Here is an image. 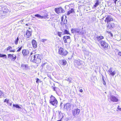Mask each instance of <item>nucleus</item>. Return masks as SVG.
Instances as JSON below:
<instances>
[{
  "label": "nucleus",
  "mask_w": 121,
  "mask_h": 121,
  "mask_svg": "<svg viewBox=\"0 0 121 121\" xmlns=\"http://www.w3.org/2000/svg\"><path fill=\"white\" fill-rule=\"evenodd\" d=\"M42 58L41 56L39 54H35L31 56V61L37 64L40 63Z\"/></svg>",
  "instance_id": "obj_1"
},
{
  "label": "nucleus",
  "mask_w": 121,
  "mask_h": 121,
  "mask_svg": "<svg viewBox=\"0 0 121 121\" xmlns=\"http://www.w3.org/2000/svg\"><path fill=\"white\" fill-rule=\"evenodd\" d=\"M63 19L61 18V22H60L61 25L60 28L61 30L63 31V30H64L67 27V26L68 25L67 23V20L66 19H65L63 22Z\"/></svg>",
  "instance_id": "obj_2"
},
{
  "label": "nucleus",
  "mask_w": 121,
  "mask_h": 121,
  "mask_svg": "<svg viewBox=\"0 0 121 121\" xmlns=\"http://www.w3.org/2000/svg\"><path fill=\"white\" fill-rule=\"evenodd\" d=\"M84 62L79 59L75 60L74 61V64L75 66L78 68H80L83 66V64Z\"/></svg>",
  "instance_id": "obj_3"
},
{
  "label": "nucleus",
  "mask_w": 121,
  "mask_h": 121,
  "mask_svg": "<svg viewBox=\"0 0 121 121\" xmlns=\"http://www.w3.org/2000/svg\"><path fill=\"white\" fill-rule=\"evenodd\" d=\"M57 100L55 97L51 95L49 100L50 103L53 106H56L57 104Z\"/></svg>",
  "instance_id": "obj_4"
},
{
  "label": "nucleus",
  "mask_w": 121,
  "mask_h": 121,
  "mask_svg": "<svg viewBox=\"0 0 121 121\" xmlns=\"http://www.w3.org/2000/svg\"><path fill=\"white\" fill-rule=\"evenodd\" d=\"M68 52L63 48H60L59 49V53L63 56H66L68 53Z\"/></svg>",
  "instance_id": "obj_5"
},
{
  "label": "nucleus",
  "mask_w": 121,
  "mask_h": 121,
  "mask_svg": "<svg viewBox=\"0 0 121 121\" xmlns=\"http://www.w3.org/2000/svg\"><path fill=\"white\" fill-rule=\"evenodd\" d=\"M100 44L102 47L104 49L106 50L108 48V44L105 41L101 40Z\"/></svg>",
  "instance_id": "obj_6"
},
{
  "label": "nucleus",
  "mask_w": 121,
  "mask_h": 121,
  "mask_svg": "<svg viewBox=\"0 0 121 121\" xmlns=\"http://www.w3.org/2000/svg\"><path fill=\"white\" fill-rule=\"evenodd\" d=\"M75 33L77 35H82L84 34V30L82 29L79 28H75Z\"/></svg>",
  "instance_id": "obj_7"
},
{
  "label": "nucleus",
  "mask_w": 121,
  "mask_h": 121,
  "mask_svg": "<svg viewBox=\"0 0 121 121\" xmlns=\"http://www.w3.org/2000/svg\"><path fill=\"white\" fill-rule=\"evenodd\" d=\"M55 9L56 13L58 14L60 13H64L65 12L64 10L61 7L55 8Z\"/></svg>",
  "instance_id": "obj_8"
},
{
  "label": "nucleus",
  "mask_w": 121,
  "mask_h": 121,
  "mask_svg": "<svg viewBox=\"0 0 121 121\" xmlns=\"http://www.w3.org/2000/svg\"><path fill=\"white\" fill-rule=\"evenodd\" d=\"M113 20V19L112 16L110 15H109L106 17L104 21L106 23H108L111 21H112Z\"/></svg>",
  "instance_id": "obj_9"
},
{
  "label": "nucleus",
  "mask_w": 121,
  "mask_h": 121,
  "mask_svg": "<svg viewBox=\"0 0 121 121\" xmlns=\"http://www.w3.org/2000/svg\"><path fill=\"white\" fill-rule=\"evenodd\" d=\"M114 26V24L113 23L109 22L107 23V27L108 29H111Z\"/></svg>",
  "instance_id": "obj_10"
},
{
  "label": "nucleus",
  "mask_w": 121,
  "mask_h": 121,
  "mask_svg": "<svg viewBox=\"0 0 121 121\" xmlns=\"http://www.w3.org/2000/svg\"><path fill=\"white\" fill-rule=\"evenodd\" d=\"M80 111V109H74L72 111L73 115L75 116L76 114L77 115L79 114Z\"/></svg>",
  "instance_id": "obj_11"
},
{
  "label": "nucleus",
  "mask_w": 121,
  "mask_h": 121,
  "mask_svg": "<svg viewBox=\"0 0 121 121\" xmlns=\"http://www.w3.org/2000/svg\"><path fill=\"white\" fill-rule=\"evenodd\" d=\"M63 40L65 43H67V39H69V42H70L71 41L70 40V37L69 36H64L63 37Z\"/></svg>",
  "instance_id": "obj_12"
},
{
  "label": "nucleus",
  "mask_w": 121,
  "mask_h": 121,
  "mask_svg": "<svg viewBox=\"0 0 121 121\" xmlns=\"http://www.w3.org/2000/svg\"><path fill=\"white\" fill-rule=\"evenodd\" d=\"M26 37L27 38H29L32 35V32L28 30H26Z\"/></svg>",
  "instance_id": "obj_13"
},
{
  "label": "nucleus",
  "mask_w": 121,
  "mask_h": 121,
  "mask_svg": "<svg viewBox=\"0 0 121 121\" xmlns=\"http://www.w3.org/2000/svg\"><path fill=\"white\" fill-rule=\"evenodd\" d=\"M22 52L24 56H26L29 54V51L28 50L24 49L22 50Z\"/></svg>",
  "instance_id": "obj_14"
},
{
  "label": "nucleus",
  "mask_w": 121,
  "mask_h": 121,
  "mask_svg": "<svg viewBox=\"0 0 121 121\" xmlns=\"http://www.w3.org/2000/svg\"><path fill=\"white\" fill-rule=\"evenodd\" d=\"M31 43L33 47L34 48H36L37 46V43L36 41L34 39L32 41Z\"/></svg>",
  "instance_id": "obj_15"
},
{
  "label": "nucleus",
  "mask_w": 121,
  "mask_h": 121,
  "mask_svg": "<svg viewBox=\"0 0 121 121\" xmlns=\"http://www.w3.org/2000/svg\"><path fill=\"white\" fill-rule=\"evenodd\" d=\"M110 99L111 101L113 102H117L118 100V99L116 97L113 95L111 96Z\"/></svg>",
  "instance_id": "obj_16"
},
{
  "label": "nucleus",
  "mask_w": 121,
  "mask_h": 121,
  "mask_svg": "<svg viewBox=\"0 0 121 121\" xmlns=\"http://www.w3.org/2000/svg\"><path fill=\"white\" fill-rule=\"evenodd\" d=\"M104 38V37L101 36H97L96 38H95L94 40L96 41H99L101 39Z\"/></svg>",
  "instance_id": "obj_17"
},
{
  "label": "nucleus",
  "mask_w": 121,
  "mask_h": 121,
  "mask_svg": "<svg viewBox=\"0 0 121 121\" xmlns=\"http://www.w3.org/2000/svg\"><path fill=\"white\" fill-rule=\"evenodd\" d=\"M70 104L69 103H67L65 104L64 108L68 110L70 109L71 107Z\"/></svg>",
  "instance_id": "obj_18"
},
{
  "label": "nucleus",
  "mask_w": 121,
  "mask_h": 121,
  "mask_svg": "<svg viewBox=\"0 0 121 121\" xmlns=\"http://www.w3.org/2000/svg\"><path fill=\"white\" fill-rule=\"evenodd\" d=\"M95 2H96L95 3V4L93 6V8L96 7L100 3V2L99 1V0H96Z\"/></svg>",
  "instance_id": "obj_19"
},
{
  "label": "nucleus",
  "mask_w": 121,
  "mask_h": 121,
  "mask_svg": "<svg viewBox=\"0 0 121 121\" xmlns=\"http://www.w3.org/2000/svg\"><path fill=\"white\" fill-rule=\"evenodd\" d=\"M59 117L60 119L57 121H61L62 120V118H63L64 116L62 113L60 112H59Z\"/></svg>",
  "instance_id": "obj_20"
},
{
  "label": "nucleus",
  "mask_w": 121,
  "mask_h": 121,
  "mask_svg": "<svg viewBox=\"0 0 121 121\" xmlns=\"http://www.w3.org/2000/svg\"><path fill=\"white\" fill-rule=\"evenodd\" d=\"M60 63L63 65H65L67 64V61L65 60H63L60 61Z\"/></svg>",
  "instance_id": "obj_21"
},
{
  "label": "nucleus",
  "mask_w": 121,
  "mask_h": 121,
  "mask_svg": "<svg viewBox=\"0 0 121 121\" xmlns=\"http://www.w3.org/2000/svg\"><path fill=\"white\" fill-rule=\"evenodd\" d=\"M21 67L24 69L26 70L28 68L27 65L22 64L21 65Z\"/></svg>",
  "instance_id": "obj_22"
},
{
  "label": "nucleus",
  "mask_w": 121,
  "mask_h": 121,
  "mask_svg": "<svg viewBox=\"0 0 121 121\" xmlns=\"http://www.w3.org/2000/svg\"><path fill=\"white\" fill-rule=\"evenodd\" d=\"M74 13V9H71V10H69V11L68 12L67 15H69V14H70V13Z\"/></svg>",
  "instance_id": "obj_23"
},
{
  "label": "nucleus",
  "mask_w": 121,
  "mask_h": 121,
  "mask_svg": "<svg viewBox=\"0 0 121 121\" xmlns=\"http://www.w3.org/2000/svg\"><path fill=\"white\" fill-rule=\"evenodd\" d=\"M46 68H47V69L49 70H53V68H52V67H50L47 64L46 66Z\"/></svg>",
  "instance_id": "obj_24"
},
{
  "label": "nucleus",
  "mask_w": 121,
  "mask_h": 121,
  "mask_svg": "<svg viewBox=\"0 0 121 121\" xmlns=\"http://www.w3.org/2000/svg\"><path fill=\"white\" fill-rule=\"evenodd\" d=\"M13 107H15L18 108V109L21 108V107L19 106V105L17 104H13Z\"/></svg>",
  "instance_id": "obj_25"
},
{
  "label": "nucleus",
  "mask_w": 121,
  "mask_h": 121,
  "mask_svg": "<svg viewBox=\"0 0 121 121\" xmlns=\"http://www.w3.org/2000/svg\"><path fill=\"white\" fill-rule=\"evenodd\" d=\"M42 16V19L43 18L45 19H47L48 18V15L47 14H46L45 15L43 16Z\"/></svg>",
  "instance_id": "obj_26"
},
{
  "label": "nucleus",
  "mask_w": 121,
  "mask_h": 121,
  "mask_svg": "<svg viewBox=\"0 0 121 121\" xmlns=\"http://www.w3.org/2000/svg\"><path fill=\"white\" fill-rule=\"evenodd\" d=\"M35 17H37L38 18H40L42 19V16L39 14H36L34 15Z\"/></svg>",
  "instance_id": "obj_27"
},
{
  "label": "nucleus",
  "mask_w": 121,
  "mask_h": 121,
  "mask_svg": "<svg viewBox=\"0 0 121 121\" xmlns=\"http://www.w3.org/2000/svg\"><path fill=\"white\" fill-rule=\"evenodd\" d=\"M102 78L103 80V84L105 85H106L105 82V78H104V76L103 75H102Z\"/></svg>",
  "instance_id": "obj_28"
},
{
  "label": "nucleus",
  "mask_w": 121,
  "mask_h": 121,
  "mask_svg": "<svg viewBox=\"0 0 121 121\" xmlns=\"http://www.w3.org/2000/svg\"><path fill=\"white\" fill-rule=\"evenodd\" d=\"M19 39L18 38V37L17 39H15V41H14V43L16 45H17L18 43V42L19 41Z\"/></svg>",
  "instance_id": "obj_29"
},
{
  "label": "nucleus",
  "mask_w": 121,
  "mask_h": 121,
  "mask_svg": "<svg viewBox=\"0 0 121 121\" xmlns=\"http://www.w3.org/2000/svg\"><path fill=\"white\" fill-rule=\"evenodd\" d=\"M16 55H14V56L13 55V57H12V60L13 61H14L16 58Z\"/></svg>",
  "instance_id": "obj_30"
},
{
  "label": "nucleus",
  "mask_w": 121,
  "mask_h": 121,
  "mask_svg": "<svg viewBox=\"0 0 121 121\" xmlns=\"http://www.w3.org/2000/svg\"><path fill=\"white\" fill-rule=\"evenodd\" d=\"M0 57H5L6 59V56L5 54H0Z\"/></svg>",
  "instance_id": "obj_31"
},
{
  "label": "nucleus",
  "mask_w": 121,
  "mask_h": 121,
  "mask_svg": "<svg viewBox=\"0 0 121 121\" xmlns=\"http://www.w3.org/2000/svg\"><path fill=\"white\" fill-rule=\"evenodd\" d=\"M52 88L53 89V91H56V93L57 94V92L56 90H57V88L56 87H54L53 86H52Z\"/></svg>",
  "instance_id": "obj_32"
},
{
  "label": "nucleus",
  "mask_w": 121,
  "mask_h": 121,
  "mask_svg": "<svg viewBox=\"0 0 121 121\" xmlns=\"http://www.w3.org/2000/svg\"><path fill=\"white\" fill-rule=\"evenodd\" d=\"M64 30V33L65 34H69V31L67 30L66 29H64V30H63V31Z\"/></svg>",
  "instance_id": "obj_33"
},
{
  "label": "nucleus",
  "mask_w": 121,
  "mask_h": 121,
  "mask_svg": "<svg viewBox=\"0 0 121 121\" xmlns=\"http://www.w3.org/2000/svg\"><path fill=\"white\" fill-rule=\"evenodd\" d=\"M116 72L115 71H114L113 72H112L111 73H110V74L112 76H114L116 74Z\"/></svg>",
  "instance_id": "obj_34"
},
{
  "label": "nucleus",
  "mask_w": 121,
  "mask_h": 121,
  "mask_svg": "<svg viewBox=\"0 0 121 121\" xmlns=\"http://www.w3.org/2000/svg\"><path fill=\"white\" fill-rule=\"evenodd\" d=\"M13 55H14L13 54H12V55L10 54H9L8 55V58L10 59H11L12 58V57H13Z\"/></svg>",
  "instance_id": "obj_35"
},
{
  "label": "nucleus",
  "mask_w": 121,
  "mask_h": 121,
  "mask_svg": "<svg viewBox=\"0 0 121 121\" xmlns=\"http://www.w3.org/2000/svg\"><path fill=\"white\" fill-rule=\"evenodd\" d=\"M62 33V32L58 31L57 34L58 36L60 37H61Z\"/></svg>",
  "instance_id": "obj_36"
},
{
  "label": "nucleus",
  "mask_w": 121,
  "mask_h": 121,
  "mask_svg": "<svg viewBox=\"0 0 121 121\" xmlns=\"http://www.w3.org/2000/svg\"><path fill=\"white\" fill-rule=\"evenodd\" d=\"M41 82V80L39 79V78H37L36 79V82L37 83H39V82Z\"/></svg>",
  "instance_id": "obj_37"
},
{
  "label": "nucleus",
  "mask_w": 121,
  "mask_h": 121,
  "mask_svg": "<svg viewBox=\"0 0 121 121\" xmlns=\"http://www.w3.org/2000/svg\"><path fill=\"white\" fill-rule=\"evenodd\" d=\"M71 32L72 33H74L75 32V28L72 29L71 30Z\"/></svg>",
  "instance_id": "obj_38"
},
{
  "label": "nucleus",
  "mask_w": 121,
  "mask_h": 121,
  "mask_svg": "<svg viewBox=\"0 0 121 121\" xmlns=\"http://www.w3.org/2000/svg\"><path fill=\"white\" fill-rule=\"evenodd\" d=\"M47 40L46 39H41V41L43 43H44Z\"/></svg>",
  "instance_id": "obj_39"
},
{
  "label": "nucleus",
  "mask_w": 121,
  "mask_h": 121,
  "mask_svg": "<svg viewBox=\"0 0 121 121\" xmlns=\"http://www.w3.org/2000/svg\"><path fill=\"white\" fill-rule=\"evenodd\" d=\"M4 95V94L3 92L0 90V96L1 95L3 96Z\"/></svg>",
  "instance_id": "obj_40"
},
{
  "label": "nucleus",
  "mask_w": 121,
  "mask_h": 121,
  "mask_svg": "<svg viewBox=\"0 0 121 121\" xmlns=\"http://www.w3.org/2000/svg\"><path fill=\"white\" fill-rule=\"evenodd\" d=\"M12 48V47L10 46H9L7 48V50L8 51L9 50H11Z\"/></svg>",
  "instance_id": "obj_41"
},
{
  "label": "nucleus",
  "mask_w": 121,
  "mask_h": 121,
  "mask_svg": "<svg viewBox=\"0 0 121 121\" xmlns=\"http://www.w3.org/2000/svg\"><path fill=\"white\" fill-rule=\"evenodd\" d=\"M72 78L71 77H69L68 79H67V81H69L70 82H71V80H72Z\"/></svg>",
  "instance_id": "obj_42"
},
{
  "label": "nucleus",
  "mask_w": 121,
  "mask_h": 121,
  "mask_svg": "<svg viewBox=\"0 0 121 121\" xmlns=\"http://www.w3.org/2000/svg\"><path fill=\"white\" fill-rule=\"evenodd\" d=\"M22 48V46H21V47L19 48L18 49L17 51V52H19L20 51Z\"/></svg>",
  "instance_id": "obj_43"
},
{
  "label": "nucleus",
  "mask_w": 121,
  "mask_h": 121,
  "mask_svg": "<svg viewBox=\"0 0 121 121\" xmlns=\"http://www.w3.org/2000/svg\"><path fill=\"white\" fill-rule=\"evenodd\" d=\"M9 100H7L6 99H5L4 100V102H6L7 103V104H8V103H9Z\"/></svg>",
  "instance_id": "obj_44"
},
{
  "label": "nucleus",
  "mask_w": 121,
  "mask_h": 121,
  "mask_svg": "<svg viewBox=\"0 0 121 121\" xmlns=\"http://www.w3.org/2000/svg\"><path fill=\"white\" fill-rule=\"evenodd\" d=\"M47 75L51 79H52V78H51V75L49 74H47Z\"/></svg>",
  "instance_id": "obj_45"
},
{
  "label": "nucleus",
  "mask_w": 121,
  "mask_h": 121,
  "mask_svg": "<svg viewBox=\"0 0 121 121\" xmlns=\"http://www.w3.org/2000/svg\"><path fill=\"white\" fill-rule=\"evenodd\" d=\"M112 72V69L110 68L109 71V73H111Z\"/></svg>",
  "instance_id": "obj_46"
},
{
  "label": "nucleus",
  "mask_w": 121,
  "mask_h": 121,
  "mask_svg": "<svg viewBox=\"0 0 121 121\" xmlns=\"http://www.w3.org/2000/svg\"><path fill=\"white\" fill-rule=\"evenodd\" d=\"M79 90L80 92H83V90L82 89H81L80 88H79Z\"/></svg>",
  "instance_id": "obj_47"
},
{
  "label": "nucleus",
  "mask_w": 121,
  "mask_h": 121,
  "mask_svg": "<svg viewBox=\"0 0 121 121\" xmlns=\"http://www.w3.org/2000/svg\"><path fill=\"white\" fill-rule=\"evenodd\" d=\"M7 104L9 105H10V106H11L12 105V104L11 103L9 102V103H8V104Z\"/></svg>",
  "instance_id": "obj_48"
},
{
  "label": "nucleus",
  "mask_w": 121,
  "mask_h": 121,
  "mask_svg": "<svg viewBox=\"0 0 121 121\" xmlns=\"http://www.w3.org/2000/svg\"><path fill=\"white\" fill-rule=\"evenodd\" d=\"M119 107V106H118L117 107V109L121 111V108H120Z\"/></svg>",
  "instance_id": "obj_49"
},
{
  "label": "nucleus",
  "mask_w": 121,
  "mask_h": 121,
  "mask_svg": "<svg viewBox=\"0 0 121 121\" xmlns=\"http://www.w3.org/2000/svg\"><path fill=\"white\" fill-rule=\"evenodd\" d=\"M10 52H15V50H11L10 51Z\"/></svg>",
  "instance_id": "obj_50"
},
{
  "label": "nucleus",
  "mask_w": 121,
  "mask_h": 121,
  "mask_svg": "<svg viewBox=\"0 0 121 121\" xmlns=\"http://www.w3.org/2000/svg\"><path fill=\"white\" fill-rule=\"evenodd\" d=\"M118 55L120 56H121V52H119L118 53Z\"/></svg>",
  "instance_id": "obj_51"
},
{
  "label": "nucleus",
  "mask_w": 121,
  "mask_h": 121,
  "mask_svg": "<svg viewBox=\"0 0 121 121\" xmlns=\"http://www.w3.org/2000/svg\"><path fill=\"white\" fill-rule=\"evenodd\" d=\"M46 64H47L46 63H44L43 64H42V66H44Z\"/></svg>",
  "instance_id": "obj_52"
},
{
  "label": "nucleus",
  "mask_w": 121,
  "mask_h": 121,
  "mask_svg": "<svg viewBox=\"0 0 121 121\" xmlns=\"http://www.w3.org/2000/svg\"><path fill=\"white\" fill-rule=\"evenodd\" d=\"M32 54H33V53H32V52L31 53V54H30V59H31V55H32Z\"/></svg>",
  "instance_id": "obj_53"
},
{
  "label": "nucleus",
  "mask_w": 121,
  "mask_h": 121,
  "mask_svg": "<svg viewBox=\"0 0 121 121\" xmlns=\"http://www.w3.org/2000/svg\"><path fill=\"white\" fill-rule=\"evenodd\" d=\"M113 1H114V3L116 4V2L117 1V0H113Z\"/></svg>",
  "instance_id": "obj_54"
},
{
  "label": "nucleus",
  "mask_w": 121,
  "mask_h": 121,
  "mask_svg": "<svg viewBox=\"0 0 121 121\" xmlns=\"http://www.w3.org/2000/svg\"><path fill=\"white\" fill-rule=\"evenodd\" d=\"M69 39L67 40V43H69L70 42H69Z\"/></svg>",
  "instance_id": "obj_55"
},
{
  "label": "nucleus",
  "mask_w": 121,
  "mask_h": 121,
  "mask_svg": "<svg viewBox=\"0 0 121 121\" xmlns=\"http://www.w3.org/2000/svg\"><path fill=\"white\" fill-rule=\"evenodd\" d=\"M111 36H112V34H111Z\"/></svg>",
  "instance_id": "obj_56"
},
{
  "label": "nucleus",
  "mask_w": 121,
  "mask_h": 121,
  "mask_svg": "<svg viewBox=\"0 0 121 121\" xmlns=\"http://www.w3.org/2000/svg\"><path fill=\"white\" fill-rule=\"evenodd\" d=\"M33 17V18H35V17Z\"/></svg>",
  "instance_id": "obj_57"
}]
</instances>
